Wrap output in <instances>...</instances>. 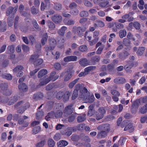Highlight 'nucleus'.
<instances>
[{"mask_svg": "<svg viewBox=\"0 0 147 147\" xmlns=\"http://www.w3.org/2000/svg\"><path fill=\"white\" fill-rule=\"evenodd\" d=\"M75 89L74 90L72 96V99L74 100L78 97V91H80L79 94V98H82L81 96L82 95H84L85 91H87V89L85 87H84L83 84H78L75 86Z\"/></svg>", "mask_w": 147, "mask_h": 147, "instance_id": "obj_1", "label": "nucleus"}, {"mask_svg": "<svg viewBox=\"0 0 147 147\" xmlns=\"http://www.w3.org/2000/svg\"><path fill=\"white\" fill-rule=\"evenodd\" d=\"M81 96L83 100L86 101V103H92L94 100L95 98L94 96H90V93L87 90V91H85L84 95Z\"/></svg>", "mask_w": 147, "mask_h": 147, "instance_id": "obj_2", "label": "nucleus"}, {"mask_svg": "<svg viewBox=\"0 0 147 147\" xmlns=\"http://www.w3.org/2000/svg\"><path fill=\"white\" fill-rule=\"evenodd\" d=\"M8 85L7 83H2L0 84V88L3 94L9 96L12 94V91L11 90L8 89Z\"/></svg>", "mask_w": 147, "mask_h": 147, "instance_id": "obj_3", "label": "nucleus"}, {"mask_svg": "<svg viewBox=\"0 0 147 147\" xmlns=\"http://www.w3.org/2000/svg\"><path fill=\"white\" fill-rule=\"evenodd\" d=\"M76 131V128L75 127H67L66 130H62L61 133L62 135L69 136L72 134V132H74Z\"/></svg>", "mask_w": 147, "mask_h": 147, "instance_id": "obj_4", "label": "nucleus"}, {"mask_svg": "<svg viewBox=\"0 0 147 147\" xmlns=\"http://www.w3.org/2000/svg\"><path fill=\"white\" fill-rule=\"evenodd\" d=\"M77 30L78 35L80 37H82L83 36V32H84L86 30V28L85 27H74L73 28V30Z\"/></svg>", "mask_w": 147, "mask_h": 147, "instance_id": "obj_5", "label": "nucleus"}, {"mask_svg": "<svg viewBox=\"0 0 147 147\" xmlns=\"http://www.w3.org/2000/svg\"><path fill=\"white\" fill-rule=\"evenodd\" d=\"M97 129L98 130L104 131L108 133L111 130L110 125L107 123L99 126Z\"/></svg>", "mask_w": 147, "mask_h": 147, "instance_id": "obj_6", "label": "nucleus"}, {"mask_svg": "<svg viewBox=\"0 0 147 147\" xmlns=\"http://www.w3.org/2000/svg\"><path fill=\"white\" fill-rule=\"evenodd\" d=\"M134 64L133 62L129 61L128 62V64L124 66V68L127 72L131 73L132 71L131 69L134 66Z\"/></svg>", "mask_w": 147, "mask_h": 147, "instance_id": "obj_7", "label": "nucleus"}, {"mask_svg": "<svg viewBox=\"0 0 147 147\" xmlns=\"http://www.w3.org/2000/svg\"><path fill=\"white\" fill-rule=\"evenodd\" d=\"M52 20L55 23H59L62 20V16L59 14H55L51 17Z\"/></svg>", "mask_w": 147, "mask_h": 147, "instance_id": "obj_8", "label": "nucleus"}, {"mask_svg": "<svg viewBox=\"0 0 147 147\" xmlns=\"http://www.w3.org/2000/svg\"><path fill=\"white\" fill-rule=\"evenodd\" d=\"M73 108L71 106H67L65 107L63 111L64 115L65 117H67L68 116L71 114L73 112Z\"/></svg>", "mask_w": 147, "mask_h": 147, "instance_id": "obj_9", "label": "nucleus"}, {"mask_svg": "<svg viewBox=\"0 0 147 147\" xmlns=\"http://www.w3.org/2000/svg\"><path fill=\"white\" fill-rule=\"evenodd\" d=\"M77 57L75 56H69L64 58V61L65 62L69 61H75L77 60Z\"/></svg>", "mask_w": 147, "mask_h": 147, "instance_id": "obj_10", "label": "nucleus"}, {"mask_svg": "<svg viewBox=\"0 0 147 147\" xmlns=\"http://www.w3.org/2000/svg\"><path fill=\"white\" fill-rule=\"evenodd\" d=\"M114 82L116 84H121L126 82L125 79L123 78H117L114 80Z\"/></svg>", "mask_w": 147, "mask_h": 147, "instance_id": "obj_11", "label": "nucleus"}, {"mask_svg": "<svg viewBox=\"0 0 147 147\" xmlns=\"http://www.w3.org/2000/svg\"><path fill=\"white\" fill-rule=\"evenodd\" d=\"M134 130V128L133 125V124L129 123L125 127L124 130L125 131H129L130 133L133 132Z\"/></svg>", "mask_w": 147, "mask_h": 147, "instance_id": "obj_12", "label": "nucleus"}, {"mask_svg": "<svg viewBox=\"0 0 147 147\" xmlns=\"http://www.w3.org/2000/svg\"><path fill=\"white\" fill-rule=\"evenodd\" d=\"M101 131L98 133L97 137L98 138H104L106 137L108 133L104 131Z\"/></svg>", "mask_w": 147, "mask_h": 147, "instance_id": "obj_13", "label": "nucleus"}, {"mask_svg": "<svg viewBox=\"0 0 147 147\" xmlns=\"http://www.w3.org/2000/svg\"><path fill=\"white\" fill-rule=\"evenodd\" d=\"M79 64L83 66H86L89 64V61L86 58L80 59L79 61Z\"/></svg>", "mask_w": 147, "mask_h": 147, "instance_id": "obj_14", "label": "nucleus"}, {"mask_svg": "<svg viewBox=\"0 0 147 147\" xmlns=\"http://www.w3.org/2000/svg\"><path fill=\"white\" fill-rule=\"evenodd\" d=\"M18 88L20 91L24 92H26L28 90V88L26 84L24 83L20 84L18 86Z\"/></svg>", "mask_w": 147, "mask_h": 147, "instance_id": "obj_15", "label": "nucleus"}, {"mask_svg": "<svg viewBox=\"0 0 147 147\" xmlns=\"http://www.w3.org/2000/svg\"><path fill=\"white\" fill-rule=\"evenodd\" d=\"M32 24H33V26L35 29V30H34V31H39L41 30V29L40 27L36 20H33V21H32Z\"/></svg>", "mask_w": 147, "mask_h": 147, "instance_id": "obj_16", "label": "nucleus"}, {"mask_svg": "<svg viewBox=\"0 0 147 147\" xmlns=\"http://www.w3.org/2000/svg\"><path fill=\"white\" fill-rule=\"evenodd\" d=\"M86 114H84L82 115L78 116L77 118V121L78 123L82 122L85 121L86 119Z\"/></svg>", "mask_w": 147, "mask_h": 147, "instance_id": "obj_17", "label": "nucleus"}, {"mask_svg": "<svg viewBox=\"0 0 147 147\" xmlns=\"http://www.w3.org/2000/svg\"><path fill=\"white\" fill-rule=\"evenodd\" d=\"M68 142L64 140H61L57 143V145L59 147H64L67 146L68 144Z\"/></svg>", "mask_w": 147, "mask_h": 147, "instance_id": "obj_18", "label": "nucleus"}, {"mask_svg": "<svg viewBox=\"0 0 147 147\" xmlns=\"http://www.w3.org/2000/svg\"><path fill=\"white\" fill-rule=\"evenodd\" d=\"M48 36L47 33L44 34L42 36L41 42L42 45L44 46L47 42L48 39Z\"/></svg>", "mask_w": 147, "mask_h": 147, "instance_id": "obj_19", "label": "nucleus"}, {"mask_svg": "<svg viewBox=\"0 0 147 147\" xmlns=\"http://www.w3.org/2000/svg\"><path fill=\"white\" fill-rule=\"evenodd\" d=\"M47 71L45 69H43L38 72V78H41L47 74Z\"/></svg>", "mask_w": 147, "mask_h": 147, "instance_id": "obj_20", "label": "nucleus"}, {"mask_svg": "<svg viewBox=\"0 0 147 147\" xmlns=\"http://www.w3.org/2000/svg\"><path fill=\"white\" fill-rule=\"evenodd\" d=\"M67 28L65 26L62 27L59 30L58 32V33L61 36L64 35L65 34V32L67 29Z\"/></svg>", "mask_w": 147, "mask_h": 147, "instance_id": "obj_21", "label": "nucleus"}, {"mask_svg": "<svg viewBox=\"0 0 147 147\" xmlns=\"http://www.w3.org/2000/svg\"><path fill=\"white\" fill-rule=\"evenodd\" d=\"M53 9L57 11L60 10L62 8V5L58 3H54Z\"/></svg>", "mask_w": 147, "mask_h": 147, "instance_id": "obj_22", "label": "nucleus"}, {"mask_svg": "<svg viewBox=\"0 0 147 147\" xmlns=\"http://www.w3.org/2000/svg\"><path fill=\"white\" fill-rule=\"evenodd\" d=\"M45 78H46V79L44 81L40 82V85H45L48 83L51 80H53V78H51V76H49V77L48 78H47V77L46 76Z\"/></svg>", "mask_w": 147, "mask_h": 147, "instance_id": "obj_23", "label": "nucleus"}, {"mask_svg": "<svg viewBox=\"0 0 147 147\" xmlns=\"http://www.w3.org/2000/svg\"><path fill=\"white\" fill-rule=\"evenodd\" d=\"M47 24L49 28L51 30H54L55 28V25L50 20H48L47 22Z\"/></svg>", "mask_w": 147, "mask_h": 147, "instance_id": "obj_24", "label": "nucleus"}, {"mask_svg": "<svg viewBox=\"0 0 147 147\" xmlns=\"http://www.w3.org/2000/svg\"><path fill=\"white\" fill-rule=\"evenodd\" d=\"M14 9V8L12 6L9 7L7 9L6 12V15L8 16L10 14L12 13L13 12ZM16 9L15 8V13L16 12Z\"/></svg>", "mask_w": 147, "mask_h": 147, "instance_id": "obj_25", "label": "nucleus"}, {"mask_svg": "<svg viewBox=\"0 0 147 147\" xmlns=\"http://www.w3.org/2000/svg\"><path fill=\"white\" fill-rule=\"evenodd\" d=\"M129 55V53L127 51L121 53L119 54V57L121 59H124Z\"/></svg>", "mask_w": 147, "mask_h": 147, "instance_id": "obj_26", "label": "nucleus"}, {"mask_svg": "<svg viewBox=\"0 0 147 147\" xmlns=\"http://www.w3.org/2000/svg\"><path fill=\"white\" fill-rule=\"evenodd\" d=\"M44 96L43 94L40 92L34 94L33 96V98L36 100H37L38 99L42 98Z\"/></svg>", "mask_w": 147, "mask_h": 147, "instance_id": "obj_27", "label": "nucleus"}, {"mask_svg": "<svg viewBox=\"0 0 147 147\" xmlns=\"http://www.w3.org/2000/svg\"><path fill=\"white\" fill-rule=\"evenodd\" d=\"M71 94V93L69 91H67L65 93H64V95L63 97V98L64 100L65 101L68 100Z\"/></svg>", "mask_w": 147, "mask_h": 147, "instance_id": "obj_28", "label": "nucleus"}, {"mask_svg": "<svg viewBox=\"0 0 147 147\" xmlns=\"http://www.w3.org/2000/svg\"><path fill=\"white\" fill-rule=\"evenodd\" d=\"M139 112L142 114H145L147 112V103L140 109Z\"/></svg>", "mask_w": 147, "mask_h": 147, "instance_id": "obj_29", "label": "nucleus"}, {"mask_svg": "<svg viewBox=\"0 0 147 147\" xmlns=\"http://www.w3.org/2000/svg\"><path fill=\"white\" fill-rule=\"evenodd\" d=\"M145 48L143 47H141L139 48L137 52V53L138 55H142L144 52Z\"/></svg>", "mask_w": 147, "mask_h": 147, "instance_id": "obj_30", "label": "nucleus"}, {"mask_svg": "<svg viewBox=\"0 0 147 147\" xmlns=\"http://www.w3.org/2000/svg\"><path fill=\"white\" fill-rule=\"evenodd\" d=\"M72 76V73L71 72L67 73L65 76L64 80L65 82L67 81L70 79Z\"/></svg>", "mask_w": 147, "mask_h": 147, "instance_id": "obj_31", "label": "nucleus"}, {"mask_svg": "<svg viewBox=\"0 0 147 147\" xmlns=\"http://www.w3.org/2000/svg\"><path fill=\"white\" fill-rule=\"evenodd\" d=\"M39 57V55L38 54L32 55L31 56L30 61L32 63L34 61L36 60V59H38Z\"/></svg>", "mask_w": 147, "mask_h": 147, "instance_id": "obj_32", "label": "nucleus"}, {"mask_svg": "<svg viewBox=\"0 0 147 147\" xmlns=\"http://www.w3.org/2000/svg\"><path fill=\"white\" fill-rule=\"evenodd\" d=\"M127 32L125 30H120L119 32V36L121 38H122L126 35Z\"/></svg>", "mask_w": 147, "mask_h": 147, "instance_id": "obj_33", "label": "nucleus"}, {"mask_svg": "<svg viewBox=\"0 0 147 147\" xmlns=\"http://www.w3.org/2000/svg\"><path fill=\"white\" fill-rule=\"evenodd\" d=\"M43 62V60L41 59H37L32 63L35 66H37L40 65Z\"/></svg>", "mask_w": 147, "mask_h": 147, "instance_id": "obj_34", "label": "nucleus"}, {"mask_svg": "<svg viewBox=\"0 0 147 147\" xmlns=\"http://www.w3.org/2000/svg\"><path fill=\"white\" fill-rule=\"evenodd\" d=\"M48 144L49 147H54L55 142L52 139L49 138L48 140Z\"/></svg>", "mask_w": 147, "mask_h": 147, "instance_id": "obj_35", "label": "nucleus"}, {"mask_svg": "<svg viewBox=\"0 0 147 147\" xmlns=\"http://www.w3.org/2000/svg\"><path fill=\"white\" fill-rule=\"evenodd\" d=\"M31 11L32 14L36 15L38 13L39 10L36 8L35 6H33L31 8Z\"/></svg>", "mask_w": 147, "mask_h": 147, "instance_id": "obj_36", "label": "nucleus"}, {"mask_svg": "<svg viewBox=\"0 0 147 147\" xmlns=\"http://www.w3.org/2000/svg\"><path fill=\"white\" fill-rule=\"evenodd\" d=\"M63 115V112L60 110H57L55 113V116L56 118H59L61 117Z\"/></svg>", "mask_w": 147, "mask_h": 147, "instance_id": "obj_37", "label": "nucleus"}, {"mask_svg": "<svg viewBox=\"0 0 147 147\" xmlns=\"http://www.w3.org/2000/svg\"><path fill=\"white\" fill-rule=\"evenodd\" d=\"M127 140L126 138L121 137L118 141V144L119 145L122 146L127 142Z\"/></svg>", "mask_w": 147, "mask_h": 147, "instance_id": "obj_38", "label": "nucleus"}, {"mask_svg": "<svg viewBox=\"0 0 147 147\" xmlns=\"http://www.w3.org/2000/svg\"><path fill=\"white\" fill-rule=\"evenodd\" d=\"M78 50L81 52H84L88 50L87 46L85 45H82L78 48Z\"/></svg>", "mask_w": 147, "mask_h": 147, "instance_id": "obj_39", "label": "nucleus"}, {"mask_svg": "<svg viewBox=\"0 0 147 147\" xmlns=\"http://www.w3.org/2000/svg\"><path fill=\"white\" fill-rule=\"evenodd\" d=\"M79 79V78H77L70 82L68 85V87L69 88L72 89L74 87V85L77 83Z\"/></svg>", "mask_w": 147, "mask_h": 147, "instance_id": "obj_40", "label": "nucleus"}, {"mask_svg": "<svg viewBox=\"0 0 147 147\" xmlns=\"http://www.w3.org/2000/svg\"><path fill=\"white\" fill-rule=\"evenodd\" d=\"M95 115L96 118L97 120H99L101 119L104 117V116L102 115V114L101 113H100L98 111L96 113Z\"/></svg>", "mask_w": 147, "mask_h": 147, "instance_id": "obj_41", "label": "nucleus"}, {"mask_svg": "<svg viewBox=\"0 0 147 147\" xmlns=\"http://www.w3.org/2000/svg\"><path fill=\"white\" fill-rule=\"evenodd\" d=\"M1 76L3 78L8 80H10L12 79V76L10 74H2Z\"/></svg>", "mask_w": 147, "mask_h": 147, "instance_id": "obj_42", "label": "nucleus"}, {"mask_svg": "<svg viewBox=\"0 0 147 147\" xmlns=\"http://www.w3.org/2000/svg\"><path fill=\"white\" fill-rule=\"evenodd\" d=\"M50 7V6H49V5H46V3H45L43 1L41 2V5H40V10L41 11H44L45 8L47 7Z\"/></svg>", "mask_w": 147, "mask_h": 147, "instance_id": "obj_43", "label": "nucleus"}, {"mask_svg": "<svg viewBox=\"0 0 147 147\" xmlns=\"http://www.w3.org/2000/svg\"><path fill=\"white\" fill-rule=\"evenodd\" d=\"M80 15L81 17H86L88 16L89 13L87 11H82L80 12Z\"/></svg>", "mask_w": 147, "mask_h": 147, "instance_id": "obj_44", "label": "nucleus"}, {"mask_svg": "<svg viewBox=\"0 0 147 147\" xmlns=\"http://www.w3.org/2000/svg\"><path fill=\"white\" fill-rule=\"evenodd\" d=\"M45 141L43 140L37 143L35 146L36 147H43L45 145Z\"/></svg>", "mask_w": 147, "mask_h": 147, "instance_id": "obj_45", "label": "nucleus"}, {"mask_svg": "<svg viewBox=\"0 0 147 147\" xmlns=\"http://www.w3.org/2000/svg\"><path fill=\"white\" fill-rule=\"evenodd\" d=\"M7 24L8 26L11 27L13 25V17H9L7 18Z\"/></svg>", "mask_w": 147, "mask_h": 147, "instance_id": "obj_46", "label": "nucleus"}, {"mask_svg": "<svg viewBox=\"0 0 147 147\" xmlns=\"http://www.w3.org/2000/svg\"><path fill=\"white\" fill-rule=\"evenodd\" d=\"M9 99L8 98L3 96L0 97V102L2 103H5L8 102Z\"/></svg>", "mask_w": 147, "mask_h": 147, "instance_id": "obj_47", "label": "nucleus"}, {"mask_svg": "<svg viewBox=\"0 0 147 147\" xmlns=\"http://www.w3.org/2000/svg\"><path fill=\"white\" fill-rule=\"evenodd\" d=\"M40 130V126H38L34 127L32 131L34 134L38 133Z\"/></svg>", "mask_w": 147, "mask_h": 147, "instance_id": "obj_48", "label": "nucleus"}, {"mask_svg": "<svg viewBox=\"0 0 147 147\" xmlns=\"http://www.w3.org/2000/svg\"><path fill=\"white\" fill-rule=\"evenodd\" d=\"M123 44L125 46H128L131 44L130 40L127 38H125L123 39Z\"/></svg>", "mask_w": 147, "mask_h": 147, "instance_id": "obj_49", "label": "nucleus"}, {"mask_svg": "<svg viewBox=\"0 0 147 147\" xmlns=\"http://www.w3.org/2000/svg\"><path fill=\"white\" fill-rule=\"evenodd\" d=\"M98 111L100 113H101L104 116V115L106 113V111L105 107H99L98 110Z\"/></svg>", "mask_w": 147, "mask_h": 147, "instance_id": "obj_50", "label": "nucleus"}, {"mask_svg": "<svg viewBox=\"0 0 147 147\" xmlns=\"http://www.w3.org/2000/svg\"><path fill=\"white\" fill-rule=\"evenodd\" d=\"M81 139L82 140L87 142H90V140L88 136L83 135L82 136Z\"/></svg>", "mask_w": 147, "mask_h": 147, "instance_id": "obj_51", "label": "nucleus"}, {"mask_svg": "<svg viewBox=\"0 0 147 147\" xmlns=\"http://www.w3.org/2000/svg\"><path fill=\"white\" fill-rule=\"evenodd\" d=\"M43 112L42 111H37L36 113V119H39L41 118L43 115Z\"/></svg>", "mask_w": 147, "mask_h": 147, "instance_id": "obj_52", "label": "nucleus"}, {"mask_svg": "<svg viewBox=\"0 0 147 147\" xmlns=\"http://www.w3.org/2000/svg\"><path fill=\"white\" fill-rule=\"evenodd\" d=\"M64 92L63 91H59L57 94L56 98L59 100L61 99L63 97Z\"/></svg>", "mask_w": 147, "mask_h": 147, "instance_id": "obj_53", "label": "nucleus"}, {"mask_svg": "<svg viewBox=\"0 0 147 147\" xmlns=\"http://www.w3.org/2000/svg\"><path fill=\"white\" fill-rule=\"evenodd\" d=\"M100 60V57L98 56H95L92 57L91 59L92 62L96 63L98 62Z\"/></svg>", "mask_w": 147, "mask_h": 147, "instance_id": "obj_54", "label": "nucleus"}, {"mask_svg": "<svg viewBox=\"0 0 147 147\" xmlns=\"http://www.w3.org/2000/svg\"><path fill=\"white\" fill-rule=\"evenodd\" d=\"M24 69V67L22 65H19L16 66L15 68L13 69V71L14 72L17 71H20L21 70H22Z\"/></svg>", "mask_w": 147, "mask_h": 147, "instance_id": "obj_55", "label": "nucleus"}, {"mask_svg": "<svg viewBox=\"0 0 147 147\" xmlns=\"http://www.w3.org/2000/svg\"><path fill=\"white\" fill-rule=\"evenodd\" d=\"M16 35L14 34H11L9 37L10 40L11 42H14L16 41Z\"/></svg>", "mask_w": 147, "mask_h": 147, "instance_id": "obj_56", "label": "nucleus"}, {"mask_svg": "<svg viewBox=\"0 0 147 147\" xmlns=\"http://www.w3.org/2000/svg\"><path fill=\"white\" fill-rule=\"evenodd\" d=\"M85 127V124L84 123H81L78 125L77 126V128L78 130H82Z\"/></svg>", "mask_w": 147, "mask_h": 147, "instance_id": "obj_57", "label": "nucleus"}, {"mask_svg": "<svg viewBox=\"0 0 147 147\" xmlns=\"http://www.w3.org/2000/svg\"><path fill=\"white\" fill-rule=\"evenodd\" d=\"M96 67L94 66H90L84 69V71L88 73V72L95 69Z\"/></svg>", "mask_w": 147, "mask_h": 147, "instance_id": "obj_58", "label": "nucleus"}, {"mask_svg": "<svg viewBox=\"0 0 147 147\" xmlns=\"http://www.w3.org/2000/svg\"><path fill=\"white\" fill-rule=\"evenodd\" d=\"M111 93L112 95L115 96H119L120 95L119 92L115 90H111Z\"/></svg>", "mask_w": 147, "mask_h": 147, "instance_id": "obj_59", "label": "nucleus"}, {"mask_svg": "<svg viewBox=\"0 0 147 147\" xmlns=\"http://www.w3.org/2000/svg\"><path fill=\"white\" fill-rule=\"evenodd\" d=\"M71 138L73 141H77L79 140L80 137L78 135H72L71 137Z\"/></svg>", "mask_w": 147, "mask_h": 147, "instance_id": "obj_60", "label": "nucleus"}, {"mask_svg": "<svg viewBox=\"0 0 147 147\" xmlns=\"http://www.w3.org/2000/svg\"><path fill=\"white\" fill-rule=\"evenodd\" d=\"M61 137V136L59 133H57L55 134L54 137L53 138L56 141H58L59 140Z\"/></svg>", "mask_w": 147, "mask_h": 147, "instance_id": "obj_61", "label": "nucleus"}, {"mask_svg": "<svg viewBox=\"0 0 147 147\" xmlns=\"http://www.w3.org/2000/svg\"><path fill=\"white\" fill-rule=\"evenodd\" d=\"M84 3V5L86 7H91L92 6V4L88 0H85Z\"/></svg>", "mask_w": 147, "mask_h": 147, "instance_id": "obj_62", "label": "nucleus"}, {"mask_svg": "<svg viewBox=\"0 0 147 147\" xmlns=\"http://www.w3.org/2000/svg\"><path fill=\"white\" fill-rule=\"evenodd\" d=\"M49 44L51 46H55L56 44L55 40L53 38H51L50 39L49 41Z\"/></svg>", "mask_w": 147, "mask_h": 147, "instance_id": "obj_63", "label": "nucleus"}, {"mask_svg": "<svg viewBox=\"0 0 147 147\" xmlns=\"http://www.w3.org/2000/svg\"><path fill=\"white\" fill-rule=\"evenodd\" d=\"M96 22L98 26L100 27H103L105 26L104 22L100 20H97Z\"/></svg>", "mask_w": 147, "mask_h": 147, "instance_id": "obj_64", "label": "nucleus"}]
</instances>
